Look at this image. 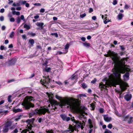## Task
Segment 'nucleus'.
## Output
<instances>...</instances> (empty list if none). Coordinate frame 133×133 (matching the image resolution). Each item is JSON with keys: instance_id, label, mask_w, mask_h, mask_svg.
Masks as SVG:
<instances>
[{"instance_id": "obj_18", "label": "nucleus", "mask_w": 133, "mask_h": 133, "mask_svg": "<svg viewBox=\"0 0 133 133\" xmlns=\"http://www.w3.org/2000/svg\"><path fill=\"white\" fill-rule=\"evenodd\" d=\"M22 133H34L32 131L29 130L27 129H25L22 131Z\"/></svg>"}, {"instance_id": "obj_1", "label": "nucleus", "mask_w": 133, "mask_h": 133, "mask_svg": "<svg viewBox=\"0 0 133 133\" xmlns=\"http://www.w3.org/2000/svg\"><path fill=\"white\" fill-rule=\"evenodd\" d=\"M109 55L111 56V58L115 64L114 70V71L113 74L109 76L110 80L107 81L105 84H103L102 82L99 84V87L101 89H105L106 87H108L112 86H115L117 84L118 82L114 77V75L116 78L119 79L121 76V74H124L125 71H129V69L126 68L124 65L125 63V61H127L126 58H123L120 60L118 58L117 54L115 53L113 51H109L108 52Z\"/></svg>"}, {"instance_id": "obj_14", "label": "nucleus", "mask_w": 133, "mask_h": 133, "mask_svg": "<svg viewBox=\"0 0 133 133\" xmlns=\"http://www.w3.org/2000/svg\"><path fill=\"white\" fill-rule=\"evenodd\" d=\"M34 121L33 119H28L26 121V122L28 124L27 126L28 128L31 126V124Z\"/></svg>"}, {"instance_id": "obj_9", "label": "nucleus", "mask_w": 133, "mask_h": 133, "mask_svg": "<svg viewBox=\"0 0 133 133\" xmlns=\"http://www.w3.org/2000/svg\"><path fill=\"white\" fill-rule=\"evenodd\" d=\"M74 129L73 127L71 125H69L68 130H65L64 131V133H71V132H73Z\"/></svg>"}, {"instance_id": "obj_10", "label": "nucleus", "mask_w": 133, "mask_h": 133, "mask_svg": "<svg viewBox=\"0 0 133 133\" xmlns=\"http://www.w3.org/2000/svg\"><path fill=\"white\" fill-rule=\"evenodd\" d=\"M83 123H81L79 121H76V124H77V127L79 128H81L82 129H83L84 128L83 125H84V122L83 121Z\"/></svg>"}, {"instance_id": "obj_49", "label": "nucleus", "mask_w": 133, "mask_h": 133, "mask_svg": "<svg viewBox=\"0 0 133 133\" xmlns=\"http://www.w3.org/2000/svg\"><path fill=\"white\" fill-rule=\"evenodd\" d=\"M96 81V78H94L93 80L91 82V83L93 84L95 83Z\"/></svg>"}, {"instance_id": "obj_47", "label": "nucleus", "mask_w": 133, "mask_h": 133, "mask_svg": "<svg viewBox=\"0 0 133 133\" xmlns=\"http://www.w3.org/2000/svg\"><path fill=\"white\" fill-rule=\"evenodd\" d=\"M11 95H9L8 96V101L9 102H11Z\"/></svg>"}, {"instance_id": "obj_40", "label": "nucleus", "mask_w": 133, "mask_h": 133, "mask_svg": "<svg viewBox=\"0 0 133 133\" xmlns=\"http://www.w3.org/2000/svg\"><path fill=\"white\" fill-rule=\"evenodd\" d=\"M86 16V14L85 13H84L83 14L81 15H80V17L82 18H83L84 17H85Z\"/></svg>"}, {"instance_id": "obj_11", "label": "nucleus", "mask_w": 133, "mask_h": 133, "mask_svg": "<svg viewBox=\"0 0 133 133\" xmlns=\"http://www.w3.org/2000/svg\"><path fill=\"white\" fill-rule=\"evenodd\" d=\"M132 97L131 95L129 93L125 95L124 96V99L127 101H128L131 99Z\"/></svg>"}, {"instance_id": "obj_61", "label": "nucleus", "mask_w": 133, "mask_h": 133, "mask_svg": "<svg viewBox=\"0 0 133 133\" xmlns=\"http://www.w3.org/2000/svg\"><path fill=\"white\" fill-rule=\"evenodd\" d=\"M4 9L3 8H2L1 9L0 12L1 13H2L4 12Z\"/></svg>"}, {"instance_id": "obj_17", "label": "nucleus", "mask_w": 133, "mask_h": 133, "mask_svg": "<svg viewBox=\"0 0 133 133\" xmlns=\"http://www.w3.org/2000/svg\"><path fill=\"white\" fill-rule=\"evenodd\" d=\"M36 25L40 27V29H43V26L44 25V23H38L36 24Z\"/></svg>"}, {"instance_id": "obj_21", "label": "nucleus", "mask_w": 133, "mask_h": 133, "mask_svg": "<svg viewBox=\"0 0 133 133\" xmlns=\"http://www.w3.org/2000/svg\"><path fill=\"white\" fill-rule=\"evenodd\" d=\"M69 44L67 43L65 46L64 49H65V52L64 54H66L68 52V50L69 48Z\"/></svg>"}, {"instance_id": "obj_45", "label": "nucleus", "mask_w": 133, "mask_h": 133, "mask_svg": "<svg viewBox=\"0 0 133 133\" xmlns=\"http://www.w3.org/2000/svg\"><path fill=\"white\" fill-rule=\"evenodd\" d=\"M31 36H34L36 35V34L35 33H33L32 32H31L29 34Z\"/></svg>"}, {"instance_id": "obj_52", "label": "nucleus", "mask_w": 133, "mask_h": 133, "mask_svg": "<svg viewBox=\"0 0 133 133\" xmlns=\"http://www.w3.org/2000/svg\"><path fill=\"white\" fill-rule=\"evenodd\" d=\"M4 20V17L3 16H2L0 17V20L2 21Z\"/></svg>"}, {"instance_id": "obj_53", "label": "nucleus", "mask_w": 133, "mask_h": 133, "mask_svg": "<svg viewBox=\"0 0 133 133\" xmlns=\"http://www.w3.org/2000/svg\"><path fill=\"white\" fill-rule=\"evenodd\" d=\"M19 3H17L16 4L15 3H14L13 4V6H19Z\"/></svg>"}, {"instance_id": "obj_54", "label": "nucleus", "mask_w": 133, "mask_h": 133, "mask_svg": "<svg viewBox=\"0 0 133 133\" xmlns=\"http://www.w3.org/2000/svg\"><path fill=\"white\" fill-rule=\"evenodd\" d=\"M93 11V10L92 8H89V12L90 13L92 12Z\"/></svg>"}, {"instance_id": "obj_15", "label": "nucleus", "mask_w": 133, "mask_h": 133, "mask_svg": "<svg viewBox=\"0 0 133 133\" xmlns=\"http://www.w3.org/2000/svg\"><path fill=\"white\" fill-rule=\"evenodd\" d=\"M129 74L128 72H126L123 76V77L124 80L126 81L129 79Z\"/></svg>"}, {"instance_id": "obj_35", "label": "nucleus", "mask_w": 133, "mask_h": 133, "mask_svg": "<svg viewBox=\"0 0 133 133\" xmlns=\"http://www.w3.org/2000/svg\"><path fill=\"white\" fill-rule=\"evenodd\" d=\"M90 107H91L92 110H94L95 108V105L93 103L91 104H90Z\"/></svg>"}, {"instance_id": "obj_51", "label": "nucleus", "mask_w": 133, "mask_h": 133, "mask_svg": "<svg viewBox=\"0 0 133 133\" xmlns=\"http://www.w3.org/2000/svg\"><path fill=\"white\" fill-rule=\"evenodd\" d=\"M21 19L24 21L25 19H24V16L23 15H21L20 17Z\"/></svg>"}, {"instance_id": "obj_3", "label": "nucleus", "mask_w": 133, "mask_h": 133, "mask_svg": "<svg viewBox=\"0 0 133 133\" xmlns=\"http://www.w3.org/2000/svg\"><path fill=\"white\" fill-rule=\"evenodd\" d=\"M33 97L31 96H27L25 98L22 104L25 110H28L30 108L34 107V104L31 102L33 100Z\"/></svg>"}, {"instance_id": "obj_30", "label": "nucleus", "mask_w": 133, "mask_h": 133, "mask_svg": "<svg viewBox=\"0 0 133 133\" xmlns=\"http://www.w3.org/2000/svg\"><path fill=\"white\" fill-rule=\"evenodd\" d=\"M24 28L26 29L27 30H29L30 28L29 25H27L26 24H24Z\"/></svg>"}, {"instance_id": "obj_13", "label": "nucleus", "mask_w": 133, "mask_h": 133, "mask_svg": "<svg viewBox=\"0 0 133 133\" xmlns=\"http://www.w3.org/2000/svg\"><path fill=\"white\" fill-rule=\"evenodd\" d=\"M104 119L105 121L107 122H110L111 120V118L108 115H104L103 116Z\"/></svg>"}, {"instance_id": "obj_41", "label": "nucleus", "mask_w": 133, "mask_h": 133, "mask_svg": "<svg viewBox=\"0 0 133 133\" xmlns=\"http://www.w3.org/2000/svg\"><path fill=\"white\" fill-rule=\"evenodd\" d=\"M48 63V62L47 61H45V62L42 64V65L44 66L46 65H47V64Z\"/></svg>"}, {"instance_id": "obj_59", "label": "nucleus", "mask_w": 133, "mask_h": 133, "mask_svg": "<svg viewBox=\"0 0 133 133\" xmlns=\"http://www.w3.org/2000/svg\"><path fill=\"white\" fill-rule=\"evenodd\" d=\"M22 38L24 39H26V36L25 35H23L22 36Z\"/></svg>"}, {"instance_id": "obj_58", "label": "nucleus", "mask_w": 133, "mask_h": 133, "mask_svg": "<svg viewBox=\"0 0 133 133\" xmlns=\"http://www.w3.org/2000/svg\"><path fill=\"white\" fill-rule=\"evenodd\" d=\"M21 116H19L18 117L16 118H15V120L16 121H18V120L19 119L21 118Z\"/></svg>"}, {"instance_id": "obj_48", "label": "nucleus", "mask_w": 133, "mask_h": 133, "mask_svg": "<svg viewBox=\"0 0 133 133\" xmlns=\"http://www.w3.org/2000/svg\"><path fill=\"white\" fill-rule=\"evenodd\" d=\"M34 112H32L31 113H30L29 114V116L30 117H31L32 116H33L34 115Z\"/></svg>"}, {"instance_id": "obj_16", "label": "nucleus", "mask_w": 133, "mask_h": 133, "mask_svg": "<svg viewBox=\"0 0 133 133\" xmlns=\"http://www.w3.org/2000/svg\"><path fill=\"white\" fill-rule=\"evenodd\" d=\"M48 65H46L43 71L47 72H50L51 71V69L50 67H48Z\"/></svg>"}, {"instance_id": "obj_24", "label": "nucleus", "mask_w": 133, "mask_h": 133, "mask_svg": "<svg viewBox=\"0 0 133 133\" xmlns=\"http://www.w3.org/2000/svg\"><path fill=\"white\" fill-rule=\"evenodd\" d=\"M83 44L84 46L87 47H89L90 46V44L89 43H87L86 42L83 43Z\"/></svg>"}, {"instance_id": "obj_37", "label": "nucleus", "mask_w": 133, "mask_h": 133, "mask_svg": "<svg viewBox=\"0 0 133 133\" xmlns=\"http://www.w3.org/2000/svg\"><path fill=\"white\" fill-rule=\"evenodd\" d=\"M82 87L84 88L85 89L87 88V86L84 83H83L82 84Z\"/></svg>"}, {"instance_id": "obj_64", "label": "nucleus", "mask_w": 133, "mask_h": 133, "mask_svg": "<svg viewBox=\"0 0 133 133\" xmlns=\"http://www.w3.org/2000/svg\"><path fill=\"white\" fill-rule=\"evenodd\" d=\"M47 132V133H54L53 131L52 130H48Z\"/></svg>"}, {"instance_id": "obj_62", "label": "nucleus", "mask_w": 133, "mask_h": 133, "mask_svg": "<svg viewBox=\"0 0 133 133\" xmlns=\"http://www.w3.org/2000/svg\"><path fill=\"white\" fill-rule=\"evenodd\" d=\"M92 18L93 20L95 21V20L96 19V18L95 16H93L92 17Z\"/></svg>"}, {"instance_id": "obj_6", "label": "nucleus", "mask_w": 133, "mask_h": 133, "mask_svg": "<svg viewBox=\"0 0 133 133\" xmlns=\"http://www.w3.org/2000/svg\"><path fill=\"white\" fill-rule=\"evenodd\" d=\"M12 122L11 121H8L5 123V125L2 130L4 132H7L8 131L9 127L11 125Z\"/></svg>"}, {"instance_id": "obj_34", "label": "nucleus", "mask_w": 133, "mask_h": 133, "mask_svg": "<svg viewBox=\"0 0 133 133\" xmlns=\"http://www.w3.org/2000/svg\"><path fill=\"white\" fill-rule=\"evenodd\" d=\"M50 35L52 36H54L56 37H58V35L57 33H51V34Z\"/></svg>"}, {"instance_id": "obj_44", "label": "nucleus", "mask_w": 133, "mask_h": 133, "mask_svg": "<svg viewBox=\"0 0 133 133\" xmlns=\"http://www.w3.org/2000/svg\"><path fill=\"white\" fill-rule=\"evenodd\" d=\"M55 82L59 85H62V83L60 81H55Z\"/></svg>"}, {"instance_id": "obj_57", "label": "nucleus", "mask_w": 133, "mask_h": 133, "mask_svg": "<svg viewBox=\"0 0 133 133\" xmlns=\"http://www.w3.org/2000/svg\"><path fill=\"white\" fill-rule=\"evenodd\" d=\"M81 39L84 42L86 40V38L85 37H83L81 38Z\"/></svg>"}, {"instance_id": "obj_5", "label": "nucleus", "mask_w": 133, "mask_h": 133, "mask_svg": "<svg viewBox=\"0 0 133 133\" xmlns=\"http://www.w3.org/2000/svg\"><path fill=\"white\" fill-rule=\"evenodd\" d=\"M43 77H44L45 79L43 80L41 79L40 81V82L42 85L48 87V86L50 85L51 79L49 78V76L45 77L43 76Z\"/></svg>"}, {"instance_id": "obj_29", "label": "nucleus", "mask_w": 133, "mask_h": 133, "mask_svg": "<svg viewBox=\"0 0 133 133\" xmlns=\"http://www.w3.org/2000/svg\"><path fill=\"white\" fill-rule=\"evenodd\" d=\"M16 127V126L15 125H11V126L9 127V129L11 130H13L15 129Z\"/></svg>"}, {"instance_id": "obj_4", "label": "nucleus", "mask_w": 133, "mask_h": 133, "mask_svg": "<svg viewBox=\"0 0 133 133\" xmlns=\"http://www.w3.org/2000/svg\"><path fill=\"white\" fill-rule=\"evenodd\" d=\"M51 105L49 104L48 105V107L46 108L43 107L41 109L38 110H36L34 112V115H37L38 114L39 115L41 114H44L46 112H47L48 113H49L50 111H49V110L50 109L49 108L50 107Z\"/></svg>"}, {"instance_id": "obj_25", "label": "nucleus", "mask_w": 133, "mask_h": 133, "mask_svg": "<svg viewBox=\"0 0 133 133\" xmlns=\"http://www.w3.org/2000/svg\"><path fill=\"white\" fill-rule=\"evenodd\" d=\"M69 115L71 117H70V119L71 121L72 122H73L74 123H76V121H75L74 119V117H72V116L70 114H69Z\"/></svg>"}, {"instance_id": "obj_12", "label": "nucleus", "mask_w": 133, "mask_h": 133, "mask_svg": "<svg viewBox=\"0 0 133 133\" xmlns=\"http://www.w3.org/2000/svg\"><path fill=\"white\" fill-rule=\"evenodd\" d=\"M49 101H50V103L51 104V106L52 108H50L49 107V108L50 109V110H51L53 109V110H54V109L55 108V107L54 106H53V105L52 104V103H53V97L52 96V95H51V96H49Z\"/></svg>"}, {"instance_id": "obj_38", "label": "nucleus", "mask_w": 133, "mask_h": 133, "mask_svg": "<svg viewBox=\"0 0 133 133\" xmlns=\"http://www.w3.org/2000/svg\"><path fill=\"white\" fill-rule=\"evenodd\" d=\"M120 47L121 50L123 51L125 50V48L123 45H120Z\"/></svg>"}, {"instance_id": "obj_32", "label": "nucleus", "mask_w": 133, "mask_h": 133, "mask_svg": "<svg viewBox=\"0 0 133 133\" xmlns=\"http://www.w3.org/2000/svg\"><path fill=\"white\" fill-rule=\"evenodd\" d=\"M16 20V22L17 24L19 23L21 21V20L19 17L17 18Z\"/></svg>"}, {"instance_id": "obj_63", "label": "nucleus", "mask_w": 133, "mask_h": 133, "mask_svg": "<svg viewBox=\"0 0 133 133\" xmlns=\"http://www.w3.org/2000/svg\"><path fill=\"white\" fill-rule=\"evenodd\" d=\"M87 38L88 40L90 39L91 38V37L90 35H88L87 36Z\"/></svg>"}, {"instance_id": "obj_42", "label": "nucleus", "mask_w": 133, "mask_h": 133, "mask_svg": "<svg viewBox=\"0 0 133 133\" xmlns=\"http://www.w3.org/2000/svg\"><path fill=\"white\" fill-rule=\"evenodd\" d=\"M110 22V20H109V19H107L104 21V23L105 24H106L108 22Z\"/></svg>"}, {"instance_id": "obj_22", "label": "nucleus", "mask_w": 133, "mask_h": 133, "mask_svg": "<svg viewBox=\"0 0 133 133\" xmlns=\"http://www.w3.org/2000/svg\"><path fill=\"white\" fill-rule=\"evenodd\" d=\"M15 63V62L13 60H11L9 62V64L10 65H14Z\"/></svg>"}, {"instance_id": "obj_36", "label": "nucleus", "mask_w": 133, "mask_h": 133, "mask_svg": "<svg viewBox=\"0 0 133 133\" xmlns=\"http://www.w3.org/2000/svg\"><path fill=\"white\" fill-rule=\"evenodd\" d=\"M18 132V130L17 128H16L14 130L11 132V133H17Z\"/></svg>"}, {"instance_id": "obj_20", "label": "nucleus", "mask_w": 133, "mask_h": 133, "mask_svg": "<svg viewBox=\"0 0 133 133\" xmlns=\"http://www.w3.org/2000/svg\"><path fill=\"white\" fill-rule=\"evenodd\" d=\"M13 111L15 113H17L19 112H21L22 111V109H20L18 108L17 109H13Z\"/></svg>"}, {"instance_id": "obj_7", "label": "nucleus", "mask_w": 133, "mask_h": 133, "mask_svg": "<svg viewBox=\"0 0 133 133\" xmlns=\"http://www.w3.org/2000/svg\"><path fill=\"white\" fill-rule=\"evenodd\" d=\"M119 85L122 91H124L126 89L127 84L126 83L121 81L119 82Z\"/></svg>"}, {"instance_id": "obj_28", "label": "nucleus", "mask_w": 133, "mask_h": 133, "mask_svg": "<svg viewBox=\"0 0 133 133\" xmlns=\"http://www.w3.org/2000/svg\"><path fill=\"white\" fill-rule=\"evenodd\" d=\"M26 3V1H20L19 3V5H24Z\"/></svg>"}, {"instance_id": "obj_27", "label": "nucleus", "mask_w": 133, "mask_h": 133, "mask_svg": "<svg viewBox=\"0 0 133 133\" xmlns=\"http://www.w3.org/2000/svg\"><path fill=\"white\" fill-rule=\"evenodd\" d=\"M15 35V33L14 31H12L10 34L9 37L11 38H12Z\"/></svg>"}, {"instance_id": "obj_26", "label": "nucleus", "mask_w": 133, "mask_h": 133, "mask_svg": "<svg viewBox=\"0 0 133 133\" xmlns=\"http://www.w3.org/2000/svg\"><path fill=\"white\" fill-rule=\"evenodd\" d=\"M29 42L30 43L31 45L33 46L34 44V43L35 42L34 40L33 39H30Z\"/></svg>"}, {"instance_id": "obj_55", "label": "nucleus", "mask_w": 133, "mask_h": 133, "mask_svg": "<svg viewBox=\"0 0 133 133\" xmlns=\"http://www.w3.org/2000/svg\"><path fill=\"white\" fill-rule=\"evenodd\" d=\"M132 117H130V121H128V123L129 124H130L132 123Z\"/></svg>"}, {"instance_id": "obj_23", "label": "nucleus", "mask_w": 133, "mask_h": 133, "mask_svg": "<svg viewBox=\"0 0 133 133\" xmlns=\"http://www.w3.org/2000/svg\"><path fill=\"white\" fill-rule=\"evenodd\" d=\"M86 96L85 94H79L77 96V97L81 99V97H86Z\"/></svg>"}, {"instance_id": "obj_39", "label": "nucleus", "mask_w": 133, "mask_h": 133, "mask_svg": "<svg viewBox=\"0 0 133 133\" xmlns=\"http://www.w3.org/2000/svg\"><path fill=\"white\" fill-rule=\"evenodd\" d=\"M104 133H112L111 132L110 130L106 129Z\"/></svg>"}, {"instance_id": "obj_43", "label": "nucleus", "mask_w": 133, "mask_h": 133, "mask_svg": "<svg viewBox=\"0 0 133 133\" xmlns=\"http://www.w3.org/2000/svg\"><path fill=\"white\" fill-rule=\"evenodd\" d=\"M112 125L111 124H109V125H108V126H107L110 129H111L112 128Z\"/></svg>"}, {"instance_id": "obj_56", "label": "nucleus", "mask_w": 133, "mask_h": 133, "mask_svg": "<svg viewBox=\"0 0 133 133\" xmlns=\"http://www.w3.org/2000/svg\"><path fill=\"white\" fill-rule=\"evenodd\" d=\"M45 9L43 8L41 9L40 10V12L41 13H43Z\"/></svg>"}, {"instance_id": "obj_60", "label": "nucleus", "mask_w": 133, "mask_h": 133, "mask_svg": "<svg viewBox=\"0 0 133 133\" xmlns=\"http://www.w3.org/2000/svg\"><path fill=\"white\" fill-rule=\"evenodd\" d=\"M5 28H6L5 26L4 25H3L2 26V30H4L5 29Z\"/></svg>"}, {"instance_id": "obj_31", "label": "nucleus", "mask_w": 133, "mask_h": 133, "mask_svg": "<svg viewBox=\"0 0 133 133\" xmlns=\"http://www.w3.org/2000/svg\"><path fill=\"white\" fill-rule=\"evenodd\" d=\"M99 111L100 113L102 114L104 112V109L102 108H100L99 109Z\"/></svg>"}, {"instance_id": "obj_19", "label": "nucleus", "mask_w": 133, "mask_h": 133, "mask_svg": "<svg viewBox=\"0 0 133 133\" xmlns=\"http://www.w3.org/2000/svg\"><path fill=\"white\" fill-rule=\"evenodd\" d=\"M124 16L122 14L119 13L117 16V18L118 20H121L122 19Z\"/></svg>"}, {"instance_id": "obj_33", "label": "nucleus", "mask_w": 133, "mask_h": 133, "mask_svg": "<svg viewBox=\"0 0 133 133\" xmlns=\"http://www.w3.org/2000/svg\"><path fill=\"white\" fill-rule=\"evenodd\" d=\"M75 78L76 76L75 75V74H74L70 78V79H71V80H74L75 79Z\"/></svg>"}, {"instance_id": "obj_46", "label": "nucleus", "mask_w": 133, "mask_h": 133, "mask_svg": "<svg viewBox=\"0 0 133 133\" xmlns=\"http://www.w3.org/2000/svg\"><path fill=\"white\" fill-rule=\"evenodd\" d=\"M117 1L116 0H114L113 1V4L114 5H115L117 4Z\"/></svg>"}, {"instance_id": "obj_50", "label": "nucleus", "mask_w": 133, "mask_h": 133, "mask_svg": "<svg viewBox=\"0 0 133 133\" xmlns=\"http://www.w3.org/2000/svg\"><path fill=\"white\" fill-rule=\"evenodd\" d=\"M10 20L11 22H14L15 21V19L14 18L11 17L10 19Z\"/></svg>"}, {"instance_id": "obj_8", "label": "nucleus", "mask_w": 133, "mask_h": 133, "mask_svg": "<svg viewBox=\"0 0 133 133\" xmlns=\"http://www.w3.org/2000/svg\"><path fill=\"white\" fill-rule=\"evenodd\" d=\"M60 116L64 121H65L68 122L70 120V117H69L67 116V115L65 114H62L60 115Z\"/></svg>"}, {"instance_id": "obj_2", "label": "nucleus", "mask_w": 133, "mask_h": 133, "mask_svg": "<svg viewBox=\"0 0 133 133\" xmlns=\"http://www.w3.org/2000/svg\"><path fill=\"white\" fill-rule=\"evenodd\" d=\"M55 97L59 101V105L61 108H62L68 105V108L69 107L72 109L76 110L79 107V105L77 100L73 98L62 97L56 95Z\"/></svg>"}]
</instances>
